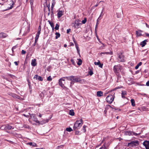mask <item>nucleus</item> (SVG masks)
Wrapping results in <instances>:
<instances>
[{"label":"nucleus","instance_id":"nucleus-28","mask_svg":"<svg viewBox=\"0 0 149 149\" xmlns=\"http://www.w3.org/2000/svg\"><path fill=\"white\" fill-rule=\"evenodd\" d=\"M39 35H39V34H36V36L35 37V42H37L38 40V39L39 37Z\"/></svg>","mask_w":149,"mask_h":149},{"label":"nucleus","instance_id":"nucleus-42","mask_svg":"<svg viewBox=\"0 0 149 149\" xmlns=\"http://www.w3.org/2000/svg\"><path fill=\"white\" fill-rule=\"evenodd\" d=\"M59 27V25L58 24H56V26L55 27V29L56 30H57L58 29Z\"/></svg>","mask_w":149,"mask_h":149},{"label":"nucleus","instance_id":"nucleus-38","mask_svg":"<svg viewBox=\"0 0 149 149\" xmlns=\"http://www.w3.org/2000/svg\"><path fill=\"white\" fill-rule=\"evenodd\" d=\"M103 10H102V11L101 12V14H100V16H99V17H98V19H97V22L98 21V19H100L102 18H102H100V17H101V16L102 15V14L103 13Z\"/></svg>","mask_w":149,"mask_h":149},{"label":"nucleus","instance_id":"nucleus-13","mask_svg":"<svg viewBox=\"0 0 149 149\" xmlns=\"http://www.w3.org/2000/svg\"><path fill=\"white\" fill-rule=\"evenodd\" d=\"M94 63L96 65H98L99 67L101 68H102L103 64L102 63H101L100 61L99 60L98 61V62H95Z\"/></svg>","mask_w":149,"mask_h":149},{"label":"nucleus","instance_id":"nucleus-26","mask_svg":"<svg viewBox=\"0 0 149 149\" xmlns=\"http://www.w3.org/2000/svg\"><path fill=\"white\" fill-rule=\"evenodd\" d=\"M74 43L75 44V46H76V48L77 51V52L78 53H79V47L78 46V45L77 44V43L76 42H74Z\"/></svg>","mask_w":149,"mask_h":149},{"label":"nucleus","instance_id":"nucleus-22","mask_svg":"<svg viewBox=\"0 0 149 149\" xmlns=\"http://www.w3.org/2000/svg\"><path fill=\"white\" fill-rule=\"evenodd\" d=\"M126 92L125 91H122V97L124 98L125 96L126 95Z\"/></svg>","mask_w":149,"mask_h":149},{"label":"nucleus","instance_id":"nucleus-6","mask_svg":"<svg viewBox=\"0 0 149 149\" xmlns=\"http://www.w3.org/2000/svg\"><path fill=\"white\" fill-rule=\"evenodd\" d=\"M118 61L120 62H124L125 61L124 56L121 54L119 53L118 54Z\"/></svg>","mask_w":149,"mask_h":149},{"label":"nucleus","instance_id":"nucleus-43","mask_svg":"<svg viewBox=\"0 0 149 149\" xmlns=\"http://www.w3.org/2000/svg\"><path fill=\"white\" fill-rule=\"evenodd\" d=\"M48 22H49V24L52 27H53V26H54V24L53 23L51 22L49 20H48Z\"/></svg>","mask_w":149,"mask_h":149},{"label":"nucleus","instance_id":"nucleus-24","mask_svg":"<svg viewBox=\"0 0 149 149\" xmlns=\"http://www.w3.org/2000/svg\"><path fill=\"white\" fill-rule=\"evenodd\" d=\"M101 54H113V52H102L100 53Z\"/></svg>","mask_w":149,"mask_h":149},{"label":"nucleus","instance_id":"nucleus-59","mask_svg":"<svg viewBox=\"0 0 149 149\" xmlns=\"http://www.w3.org/2000/svg\"><path fill=\"white\" fill-rule=\"evenodd\" d=\"M105 149L104 147L103 146L100 148L99 149Z\"/></svg>","mask_w":149,"mask_h":149},{"label":"nucleus","instance_id":"nucleus-27","mask_svg":"<svg viewBox=\"0 0 149 149\" xmlns=\"http://www.w3.org/2000/svg\"><path fill=\"white\" fill-rule=\"evenodd\" d=\"M142 63L141 62H139L135 67V69H137L139 67L142 65Z\"/></svg>","mask_w":149,"mask_h":149},{"label":"nucleus","instance_id":"nucleus-63","mask_svg":"<svg viewBox=\"0 0 149 149\" xmlns=\"http://www.w3.org/2000/svg\"><path fill=\"white\" fill-rule=\"evenodd\" d=\"M36 43L37 42H35V43H34V44H33V46H35Z\"/></svg>","mask_w":149,"mask_h":149},{"label":"nucleus","instance_id":"nucleus-36","mask_svg":"<svg viewBox=\"0 0 149 149\" xmlns=\"http://www.w3.org/2000/svg\"><path fill=\"white\" fill-rule=\"evenodd\" d=\"M86 127V126L85 125H84V126H83V128L82 129V131L83 132H86V130L85 128Z\"/></svg>","mask_w":149,"mask_h":149},{"label":"nucleus","instance_id":"nucleus-5","mask_svg":"<svg viewBox=\"0 0 149 149\" xmlns=\"http://www.w3.org/2000/svg\"><path fill=\"white\" fill-rule=\"evenodd\" d=\"M73 80L75 82H79L81 84L84 83V79H81L80 78L74 76Z\"/></svg>","mask_w":149,"mask_h":149},{"label":"nucleus","instance_id":"nucleus-37","mask_svg":"<svg viewBox=\"0 0 149 149\" xmlns=\"http://www.w3.org/2000/svg\"><path fill=\"white\" fill-rule=\"evenodd\" d=\"M132 132L131 131L127 132H126V134L129 135H132Z\"/></svg>","mask_w":149,"mask_h":149},{"label":"nucleus","instance_id":"nucleus-7","mask_svg":"<svg viewBox=\"0 0 149 149\" xmlns=\"http://www.w3.org/2000/svg\"><path fill=\"white\" fill-rule=\"evenodd\" d=\"M139 141H132L130 143H129L128 144V146H135L139 145Z\"/></svg>","mask_w":149,"mask_h":149},{"label":"nucleus","instance_id":"nucleus-34","mask_svg":"<svg viewBox=\"0 0 149 149\" xmlns=\"http://www.w3.org/2000/svg\"><path fill=\"white\" fill-rule=\"evenodd\" d=\"M141 134V133H136L133 132H132V135H134L135 136H138L140 135Z\"/></svg>","mask_w":149,"mask_h":149},{"label":"nucleus","instance_id":"nucleus-41","mask_svg":"<svg viewBox=\"0 0 149 149\" xmlns=\"http://www.w3.org/2000/svg\"><path fill=\"white\" fill-rule=\"evenodd\" d=\"M74 83L75 82L73 80L71 81V82L70 83V87H72V85L74 84Z\"/></svg>","mask_w":149,"mask_h":149},{"label":"nucleus","instance_id":"nucleus-33","mask_svg":"<svg viewBox=\"0 0 149 149\" xmlns=\"http://www.w3.org/2000/svg\"><path fill=\"white\" fill-rule=\"evenodd\" d=\"M41 31V27L40 26H39L38 27V32L37 33V34L40 35V34Z\"/></svg>","mask_w":149,"mask_h":149},{"label":"nucleus","instance_id":"nucleus-10","mask_svg":"<svg viewBox=\"0 0 149 149\" xmlns=\"http://www.w3.org/2000/svg\"><path fill=\"white\" fill-rule=\"evenodd\" d=\"M143 145L145 146L146 149H149V141H145L143 143Z\"/></svg>","mask_w":149,"mask_h":149},{"label":"nucleus","instance_id":"nucleus-8","mask_svg":"<svg viewBox=\"0 0 149 149\" xmlns=\"http://www.w3.org/2000/svg\"><path fill=\"white\" fill-rule=\"evenodd\" d=\"M63 78L60 79L59 80V84L61 87H63L64 86V83H65V79Z\"/></svg>","mask_w":149,"mask_h":149},{"label":"nucleus","instance_id":"nucleus-50","mask_svg":"<svg viewBox=\"0 0 149 149\" xmlns=\"http://www.w3.org/2000/svg\"><path fill=\"white\" fill-rule=\"evenodd\" d=\"M111 91H109L108 92H106L104 94V95H106L107 94L109 93L110 92H111Z\"/></svg>","mask_w":149,"mask_h":149},{"label":"nucleus","instance_id":"nucleus-55","mask_svg":"<svg viewBox=\"0 0 149 149\" xmlns=\"http://www.w3.org/2000/svg\"><path fill=\"white\" fill-rule=\"evenodd\" d=\"M22 115H23L24 116L26 117H28L29 116V115H26L25 114H23Z\"/></svg>","mask_w":149,"mask_h":149},{"label":"nucleus","instance_id":"nucleus-49","mask_svg":"<svg viewBox=\"0 0 149 149\" xmlns=\"http://www.w3.org/2000/svg\"><path fill=\"white\" fill-rule=\"evenodd\" d=\"M26 51H24L23 50H22V54H25L26 53Z\"/></svg>","mask_w":149,"mask_h":149},{"label":"nucleus","instance_id":"nucleus-31","mask_svg":"<svg viewBox=\"0 0 149 149\" xmlns=\"http://www.w3.org/2000/svg\"><path fill=\"white\" fill-rule=\"evenodd\" d=\"M47 7H48V12L47 13V12H45V14L47 15L48 16H49L50 14V8H49V6H47Z\"/></svg>","mask_w":149,"mask_h":149},{"label":"nucleus","instance_id":"nucleus-64","mask_svg":"<svg viewBox=\"0 0 149 149\" xmlns=\"http://www.w3.org/2000/svg\"><path fill=\"white\" fill-rule=\"evenodd\" d=\"M13 6H10V9H11V8H13Z\"/></svg>","mask_w":149,"mask_h":149},{"label":"nucleus","instance_id":"nucleus-53","mask_svg":"<svg viewBox=\"0 0 149 149\" xmlns=\"http://www.w3.org/2000/svg\"><path fill=\"white\" fill-rule=\"evenodd\" d=\"M71 62L73 63V64H74V60L72 59L71 60Z\"/></svg>","mask_w":149,"mask_h":149},{"label":"nucleus","instance_id":"nucleus-19","mask_svg":"<svg viewBox=\"0 0 149 149\" xmlns=\"http://www.w3.org/2000/svg\"><path fill=\"white\" fill-rule=\"evenodd\" d=\"M146 42H147V40H145L141 42L140 44L142 47H143L146 44Z\"/></svg>","mask_w":149,"mask_h":149},{"label":"nucleus","instance_id":"nucleus-29","mask_svg":"<svg viewBox=\"0 0 149 149\" xmlns=\"http://www.w3.org/2000/svg\"><path fill=\"white\" fill-rule=\"evenodd\" d=\"M69 114L70 115L72 116H74V112L73 110H70V111Z\"/></svg>","mask_w":149,"mask_h":149},{"label":"nucleus","instance_id":"nucleus-1","mask_svg":"<svg viewBox=\"0 0 149 149\" xmlns=\"http://www.w3.org/2000/svg\"><path fill=\"white\" fill-rule=\"evenodd\" d=\"M83 124V121L82 119L76 121L74 124L73 128L74 130H78L82 126Z\"/></svg>","mask_w":149,"mask_h":149},{"label":"nucleus","instance_id":"nucleus-61","mask_svg":"<svg viewBox=\"0 0 149 149\" xmlns=\"http://www.w3.org/2000/svg\"><path fill=\"white\" fill-rule=\"evenodd\" d=\"M38 116L41 117L42 116V115L40 113H39Z\"/></svg>","mask_w":149,"mask_h":149},{"label":"nucleus","instance_id":"nucleus-21","mask_svg":"<svg viewBox=\"0 0 149 149\" xmlns=\"http://www.w3.org/2000/svg\"><path fill=\"white\" fill-rule=\"evenodd\" d=\"M136 36H140L142 35L141 32V31H136Z\"/></svg>","mask_w":149,"mask_h":149},{"label":"nucleus","instance_id":"nucleus-17","mask_svg":"<svg viewBox=\"0 0 149 149\" xmlns=\"http://www.w3.org/2000/svg\"><path fill=\"white\" fill-rule=\"evenodd\" d=\"M63 78H66L68 80L71 81L73 80V79L74 78V76H71L70 77H63Z\"/></svg>","mask_w":149,"mask_h":149},{"label":"nucleus","instance_id":"nucleus-4","mask_svg":"<svg viewBox=\"0 0 149 149\" xmlns=\"http://www.w3.org/2000/svg\"><path fill=\"white\" fill-rule=\"evenodd\" d=\"M80 22L81 21L79 20H75L74 23L72 24H74L73 26V27L74 29L79 28L82 24Z\"/></svg>","mask_w":149,"mask_h":149},{"label":"nucleus","instance_id":"nucleus-62","mask_svg":"<svg viewBox=\"0 0 149 149\" xmlns=\"http://www.w3.org/2000/svg\"><path fill=\"white\" fill-rule=\"evenodd\" d=\"M36 149H45L43 148H36Z\"/></svg>","mask_w":149,"mask_h":149},{"label":"nucleus","instance_id":"nucleus-30","mask_svg":"<svg viewBox=\"0 0 149 149\" xmlns=\"http://www.w3.org/2000/svg\"><path fill=\"white\" fill-rule=\"evenodd\" d=\"M131 102L132 106L133 107L134 106H135L134 100L133 99H132L131 100Z\"/></svg>","mask_w":149,"mask_h":149},{"label":"nucleus","instance_id":"nucleus-14","mask_svg":"<svg viewBox=\"0 0 149 149\" xmlns=\"http://www.w3.org/2000/svg\"><path fill=\"white\" fill-rule=\"evenodd\" d=\"M36 59H33L31 61V65L33 66H35L36 65Z\"/></svg>","mask_w":149,"mask_h":149},{"label":"nucleus","instance_id":"nucleus-44","mask_svg":"<svg viewBox=\"0 0 149 149\" xmlns=\"http://www.w3.org/2000/svg\"><path fill=\"white\" fill-rule=\"evenodd\" d=\"M52 78L50 76H49L47 78V80L48 81H51L52 80Z\"/></svg>","mask_w":149,"mask_h":149},{"label":"nucleus","instance_id":"nucleus-25","mask_svg":"<svg viewBox=\"0 0 149 149\" xmlns=\"http://www.w3.org/2000/svg\"><path fill=\"white\" fill-rule=\"evenodd\" d=\"M77 60H78V62L77 63V64L78 65H81L82 63V61L81 59L80 58L77 59Z\"/></svg>","mask_w":149,"mask_h":149},{"label":"nucleus","instance_id":"nucleus-54","mask_svg":"<svg viewBox=\"0 0 149 149\" xmlns=\"http://www.w3.org/2000/svg\"><path fill=\"white\" fill-rule=\"evenodd\" d=\"M79 133V132L78 131H76L75 132V134H78Z\"/></svg>","mask_w":149,"mask_h":149},{"label":"nucleus","instance_id":"nucleus-45","mask_svg":"<svg viewBox=\"0 0 149 149\" xmlns=\"http://www.w3.org/2000/svg\"><path fill=\"white\" fill-rule=\"evenodd\" d=\"M86 18H85L82 21V24H84L86 23Z\"/></svg>","mask_w":149,"mask_h":149},{"label":"nucleus","instance_id":"nucleus-39","mask_svg":"<svg viewBox=\"0 0 149 149\" xmlns=\"http://www.w3.org/2000/svg\"><path fill=\"white\" fill-rule=\"evenodd\" d=\"M66 130L68 132H70L72 130V128L70 127L67 128L66 129Z\"/></svg>","mask_w":149,"mask_h":149},{"label":"nucleus","instance_id":"nucleus-2","mask_svg":"<svg viewBox=\"0 0 149 149\" xmlns=\"http://www.w3.org/2000/svg\"><path fill=\"white\" fill-rule=\"evenodd\" d=\"M122 67L120 66L115 65L113 67V70L116 74L119 76L120 72H122Z\"/></svg>","mask_w":149,"mask_h":149},{"label":"nucleus","instance_id":"nucleus-16","mask_svg":"<svg viewBox=\"0 0 149 149\" xmlns=\"http://www.w3.org/2000/svg\"><path fill=\"white\" fill-rule=\"evenodd\" d=\"M103 95V93L101 91H98L97 92V95L98 97H101Z\"/></svg>","mask_w":149,"mask_h":149},{"label":"nucleus","instance_id":"nucleus-60","mask_svg":"<svg viewBox=\"0 0 149 149\" xmlns=\"http://www.w3.org/2000/svg\"><path fill=\"white\" fill-rule=\"evenodd\" d=\"M121 88V87H118L115 88L116 89H118Z\"/></svg>","mask_w":149,"mask_h":149},{"label":"nucleus","instance_id":"nucleus-48","mask_svg":"<svg viewBox=\"0 0 149 149\" xmlns=\"http://www.w3.org/2000/svg\"><path fill=\"white\" fill-rule=\"evenodd\" d=\"M146 85L149 86V81H148L146 83Z\"/></svg>","mask_w":149,"mask_h":149},{"label":"nucleus","instance_id":"nucleus-20","mask_svg":"<svg viewBox=\"0 0 149 149\" xmlns=\"http://www.w3.org/2000/svg\"><path fill=\"white\" fill-rule=\"evenodd\" d=\"M27 144V145H30L31 146H33L37 147V146L36 143H32V142L28 143Z\"/></svg>","mask_w":149,"mask_h":149},{"label":"nucleus","instance_id":"nucleus-35","mask_svg":"<svg viewBox=\"0 0 149 149\" xmlns=\"http://www.w3.org/2000/svg\"><path fill=\"white\" fill-rule=\"evenodd\" d=\"M49 120L48 119H46L43 120V121H41V123H42V124L45 123H47L48 122Z\"/></svg>","mask_w":149,"mask_h":149},{"label":"nucleus","instance_id":"nucleus-40","mask_svg":"<svg viewBox=\"0 0 149 149\" xmlns=\"http://www.w3.org/2000/svg\"><path fill=\"white\" fill-rule=\"evenodd\" d=\"M1 129L2 130H6V125H2L1 127Z\"/></svg>","mask_w":149,"mask_h":149},{"label":"nucleus","instance_id":"nucleus-15","mask_svg":"<svg viewBox=\"0 0 149 149\" xmlns=\"http://www.w3.org/2000/svg\"><path fill=\"white\" fill-rule=\"evenodd\" d=\"M7 35L5 33H0V38H6L7 36Z\"/></svg>","mask_w":149,"mask_h":149},{"label":"nucleus","instance_id":"nucleus-57","mask_svg":"<svg viewBox=\"0 0 149 149\" xmlns=\"http://www.w3.org/2000/svg\"><path fill=\"white\" fill-rule=\"evenodd\" d=\"M70 29H68L67 30V33H69L70 32Z\"/></svg>","mask_w":149,"mask_h":149},{"label":"nucleus","instance_id":"nucleus-18","mask_svg":"<svg viewBox=\"0 0 149 149\" xmlns=\"http://www.w3.org/2000/svg\"><path fill=\"white\" fill-rule=\"evenodd\" d=\"M6 129H8V130H10L11 129H14V127H12L10 125H6Z\"/></svg>","mask_w":149,"mask_h":149},{"label":"nucleus","instance_id":"nucleus-51","mask_svg":"<svg viewBox=\"0 0 149 149\" xmlns=\"http://www.w3.org/2000/svg\"><path fill=\"white\" fill-rule=\"evenodd\" d=\"M54 6V5L53 3L52 4V6H51V10H53V8Z\"/></svg>","mask_w":149,"mask_h":149},{"label":"nucleus","instance_id":"nucleus-58","mask_svg":"<svg viewBox=\"0 0 149 149\" xmlns=\"http://www.w3.org/2000/svg\"><path fill=\"white\" fill-rule=\"evenodd\" d=\"M14 63L16 65H17L18 64L17 63V62L16 61H15L14 62Z\"/></svg>","mask_w":149,"mask_h":149},{"label":"nucleus","instance_id":"nucleus-32","mask_svg":"<svg viewBox=\"0 0 149 149\" xmlns=\"http://www.w3.org/2000/svg\"><path fill=\"white\" fill-rule=\"evenodd\" d=\"M55 34L56 35L55 38L56 39H57L58 38L60 37V35L59 33L56 32L55 33Z\"/></svg>","mask_w":149,"mask_h":149},{"label":"nucleus","instance_id":"nucleus-47","mask_svg":"<svg viewBox=\"0 0 149 149\" xmlns=\"http://www.w3.org/2000/svg\"><path fill=\"white\" fill-rule=\"evenodd\" d=\"M30 2L31 5H33V0H30Z\"/></svg>","mask_w":149,"mask_h":149},{"label":"nucleus","instance_id":"nucleus-11","mask_svg":"<svg viewBox=\"0 0 149 149\" xmlns=\"http://www.w3.org/2000/svg\"><path fill=\"white\" fill-rule=\"evenodd\" d=\"M63 14V11L62 10H58L57 13L58 17L59 18L61 17Z\"/></svg>","mask_w":149,"mask_h":149},{"label":"nucleus","instance_id":"nucleus-3","mask_svg":"<svg viewBox=\"0 0 149 149\" xmlns=\"http://www.w3.org/2000/svg\"><path fill=\"white\" fill-rule=\"evenodd\" d=\"M115 93H112V95H108L106 98V101L109 104H111L113 101L114 98Z\"/></svg>","mask_w":149,"mask_h":149},{"label":"nucleus","instance_id":"nucleus-23","mask_svg":"<svg viewBox=\"0 0 149 149\" xmlns=\"http://www.w3.org/2000/svg\"><path fill=\"white\" fill-rule=\"evenodd\" d=\"M11 96L14 98H17L18 99H19V96H18L16 94L14 93L12 94L11 95Z\"/></svg>","mask_w":149,"mask_h":149},{"label":"nucleus","instance_id":"nucleus-56","mask_svg":"<svg viewBox=\"0 0 149 149\" xmlns=\"http://www.w3.org/2000/svg\"><path fill=\"white\" fill-rule=\"evenodd\" d=\"M145 34H146V36H147V37H149V33H145Z\"/></svg>","mask_w":149,"mask_h":149},{"label":"nucleus","instance_id":"nucleus-52","mask_svg":"<svg viewBox=\"0 0 149 149\" xmlns=\"http://www.w3.org/2000/svg\"><path fill=\"white\" fill-rule=\"evenodd\" d=\"M145 24L146 26L149 29V25H148L146 23H145Z\"/></svg>","mask_w":149,"mask_h":149},{"label":"nucleus","instance_id":"nucleus-46","mask_svg":"<svg viewBox=\"0 0 149 149\" xmlns=\"http://www.w3.org/2000/svg\"><path fill=\"white\" fill-rule=\"evenodd\" d=\"M88 73H89V74L90 75H92L93 74V71H91V70H90V71H89Z\"/></svg>","mask_w":149,"mask_h":149},{"label":"nucleus","instance_id":"nucleus-9","mask_svg":"<svg viewBox=\"0 0 149 149\" xmlns=\"http://www.w3.org/2000/svg\"><path fill=\"white\" fill-rule=\"evenodd\" d=\"M30 120H33V121L38 124L40 123L39 121L38 120L36 116H35L34 115H32V116H31V118L30 119Z\"/></svg>","mask_w":149,"mask_h":149},{"label":"nucleus","instance_id":"nucleus-12","mask_svg":"<svg viewBox=\"0 0 149 149\" xmlns=\"http://www.w3.org/2000/svg\"><path fill=\"white\" fill-rule=\"evenodd\" d=\"M34 79H36L38 80L41 81H42L43 80V78H42L37 75H36L34 76Z\"/></svg>","mask_w":149,"mask_h":149}]
</instances>
